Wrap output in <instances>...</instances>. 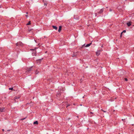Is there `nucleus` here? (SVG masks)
<instances>
[{
	"mask_svg": "<svg viewBox=\"0 0 134 134\" xmlns=\"http://www.w3.org/2000/svg\"><path fill=\"white\" fill-rule=\"evenodd\" d=\"M70 105L69 104H68L67 106L66 107V108H67V107L68 106H69Z\"/></svg>",
	"mask_w": 134,
	"mask_h": 134,
	"instance_id": "20",
	"label": "nucleus"
},
{
	"mask_svg": "<svg viewBox=\"0 0 134 134\" xmlns=\"http://www.w3.org/2000/svg\"><path fill=\"white\" fill-rule=\"evenodd\" d=\"M16 45L17 46H18V45H19V43H16Z\"/></svg>",
	"mask_w": 134,
	"mask_h": 134,
	"instance_id": "24",
	"label": "nucleus"
},
{
	"mask_svg": "<svg viewBox=\"0 0 134 134\" xmlns=\"http://www.w3.org/2000/svg\"><path fill=\"white\" fill-rule=\"evenodd\" d=\"M13 88H9V90H13Z\"/></svg>",
	"mask_w": 134,
	"mask_h": 134,
	"instance_id": "16",
	"label": "nucleus"
},
{
	"mask_svg": "<svg viewBox=\"0 0 134 134\" xmlns=\"http://www.w3.org/2000/svg\"><path fill=\"white\" fill-rule=\"evenodd\" d=\"M122 32H121V34H120V37L121 38L122 37Z\"/></svg>",
	"mask_w": 134,
	"mask_h": 134,
	"instance_id": "17",
	"label": "nucleus"
},
{
	"mask_svg": "<svg viewBox=\"0 0 134 134\" xmlns=\"http://www.w3.org/2000/svg\"><path fill=\"white\" fill-rule=\"evenodd\" d=\"M126 32V30H124L122 32V33H123V32Z\"/></svg>",
	"mask_w": 134,
	"mask_h": 134,
	"instance_id": "19",
	"label": "nucleus"
},
{
	"mask_svg": "<svg viewBox=\"0 0 134 134\" xmlns=\"http://www.w3.org/2000/svg\"><path fill=\"white\" fill-rule=\"evenodd\" d=\"M133 15H134V13H133Z\"/></svg>",
	"mask_w": 134,
	"mask_h": 134,
	"instance_id": "36",
	"label": "nucleus"
},
{
	"mask_svg": "<svg viewBox=\"0 0 134 134\" xmlns=\"http://www.w3.org/2000/svg\"><path fill=\"white\" fill-rule=\"evenodd\" d=\"M101 110L105 113L106 112V111L103 110L102 109Z\"/></svg>",
	"mask_w": 134,
	"mask_h": 134,
	"instance_id": "23",
	"label": "nucleus"
},
{
	"mask_svg": "<svg viewBox=\"0 0 134 134\" xmlns=\"http://www.w3.org/2000/svg\"><path fill=\"white\" fill-rule=\"evenodd\" d=\"M104 8H102L100 10L98 11V10L96 11V12L95 13V16H98H98H99L100 15V14L102 13L104 11Z\"/></svg>",
	"mask_w": 134,
	"mask_h": 134,
	"instance_id": "1",
	"label": "nucleus"
},
{
	"mask_svg": "<svg viewBox=\"0 0 134 134\" xmlns=\"http://www.w3.org/2000/svg\"><path fill=\"white\" fill-rule=\"evenodd\" d=\"M25 118H24L21 119V120H24L25 119Z\"/></svg>",
	"mask_w": 134,
	"mask_h": 134,
	"instance_id": "21",
	"label": "nucleus"
},
{
	"mask_svg": "<svg viewBox=\"0 0 134 134\" xmlns=\"http://www.w3.org/2000/svg\"><path fill=\"white\" fill-rule=\"evenodd\" d=\"M26 14H28V12H27V13H26Z\"/></svg>",
	"mask_w": 134,
	"mask_h": 134,
	"instance_id": "33",
	"label": "nucleus"
},
{
	"mask_svg": "<svg viewBox=\"0 0 134 134\" xmlns=\"http://www.w3.org/2000/svg\"><path fill=\"white\" fill-rule=\"evenodd\" d=\"M38 124V122L37 121H36L34 122V124Z\"/></svg>",
	"mask_w": 134,
	"mask_h": 134,
	"instance_id": "11",
	"label": "nucleus"
},
{
	"mask_svg": "<svg viewBox=\"0 0 134 134\" xmlns=\"http://www.w3.org/2000/svg\"><path fill=\"white\" fill-rule=\"evenodd\" d=\"M125 81H127L128 80H127V79L126 78H125Z\"/></svg>",
	"mask_w": 134,
	"mask_h": 134,
	"instance_id": "18",
	"label": "nucleus"
},
{
	"mask_svg": "<svg viewBox=\"0 0 134 134\" xmlns=\"http://www.w3.org/2000/svg\"><path fill=\"white\" fill-rule=\"evenodd\" d=\"M77 118H78V116H77Z\"/></svg>",
	"mask_w": 134,
	"mask_h": 134,
	"instance_id": "35",
	"label": "nucleus"
},
{
	"mask_svg": "<svg viewBox=\"0 0 134 134\" xmlns=\"http://www.w3.org/2000/svg\"><path fill=\"white\" fill-rule=\"evenodd\" d=\"M38 73V71L37 70H36L35 72V74L36 75Z\"/></svg>",
	"mask_w": 134,
	"mask_h": 134,
	"instance_id": "14",
	"label": "nucleus"
},
{
	"mask_svg": "<svg viewBox=\"0 0 134 134\" xmlns=\"http://www.w3.org/2000/svg\"><path fill=\"white\" fill-rule=\"evenodd\" d=\"M127 25L128 26H130L131 25V21H130L127 23Z\"/></svg>",
	"mask_w": 134,
	"mask_h": 134,
	"instance_id": "6",
	"label": "nucleus"
},
{
	"mask_svg": "<svg viewBox=\"0 0 134 134\" xmlns=\"http://www.w3.org/2000/svg\"><path fill=\"white\" fill-rule=\"evenodd\" d=\"M4 108H0V112H3L4 111Z\"/></svg>",
	"mask_w": 134,
	"mask_h": 134,
	"instance_id": "7",
	"label": "nucleus"
},
{
	"mask_svg": "<svg viewBox=\"0 0 134 134\" xmlns=\"http://www.w3.org/2000/svg\"><path fill=\"white\" fill-rule=\"evenodd\" d=\"M108 8V7H106V8Z\"/></svg>",
	"mask_w": 134,
	"mask_h": 134,
	"instance_id": "32",
	"label": "nucleus"
},
{
	"mask_svg": "<svg viewBox=\"0 0 134 134\" xmlns=\"http://www.w3.org/2000/svg\"><path fill=\"white\" fill-rule=\"evenodd\" d=\"M52 27L55 30H57V27L56 26H53Z\"/></svg>",
	"mask_w": 134,
	"mask_h": 134,
	"instance_id": "10",
	"label": "nucleus"
},
{
	"mask_svg": "<svg viewBox=\"0 0 134 134\" xmlns=\"http://www.w3.org/2000/svg\"><path fill=\"white\" fill-rule=\"evenodd\" d=\"M43 58H42L41 59L37 60H36L37 63L38 64H39L41 63V60Z\"/></svg>",
	"mask_w": 134,
	"mask_h": 134,
	"instance_id": "5",
	"label": "nucleus"
},
{
	"mask_svg": "<svg viewBox=\"0 0 134 134\" xmlns=\"http://www.w3.org/2000/svg\"><path fill=\"white\" fill-rule=\"evenodd\" d=\"M57 96L59 97H62L61 93L59 92H58L57 93Z\"/></svg>",
	"mask_w": 134,
	"mask_h": 134,
	"instance_id": "4",
	"label": "nucleus"
},
{
	"mask_svg": "<svg viewBox=\"0 0 134 134\" xmlns=\"http://www.w3.org/2000/svg\"><path fill=\"white\" fill-rule=\"evenodd\" d=\"M122 120L123 121L124 120V119H122Z\"/></svg>",
	"mask_w": 134,
	"mask_h": 134,
	"instance_id": "34",
	"label": "nucleus"
},
{
	"mask_svg": "<svg viewBox=\"0 0 134 134\" xmlns=\"http://www.w3.org/2000/svg\"><path fill=\"white\" fill-rule=\"evenodd\" d=\"M44 5H47V4H45V3H44Z\"/></svg>",
	"mask_w": 134,
	"mask_h": 134,
	"instance_id": "30",
	"label": "nucleus"
},
{
	"mask_svg": "<svg viewBox=\"0 0 134 134\" xmlns=\"http://www.w3.org/2000/svg\"><path fill=\"white\" fill-rule=\"evenodd\" d=\"M37 48L36 47L34 49H31L30 50L33 51V52L32 53V55L33 56H36V49Z\"/></svg>",
	"mask_w": 134,
	"mask_h": 134,
	"instance_id": "2",
	"label": "nucleus"
},
{
	"mask_svg": "<svg viewBox=\"0 0 134 134\" xmlns=\"http://www.w3.org/2000/svg\"><path fill=\"white\" fill-rule=\"evenodd\" d=\"M31 24V22L30 21H29L28 23H27V24H26V25H30V24Z\"/></svg>",
	"mask_w": 134,
	"mask_h": 134,
	"instance_id": "13",
	"label": "nucleus"
},
{
	"mask_svg": "<svg viewBox=\"0 0 134 134\" xmlns=\"http://www.w3.org/2000/svg\"><path fill=\"white\" fill-rule=\"evenodd\" d=\"M85 44L83 45L82 46H85Z\"/></svg>",
	"mask_w": 134,
	"mask_h": 134,
	"instance_id": "28",
	"label": "nucleus"
},
{
	"mask_svg": "<svg viewBox=\"0 0 134 134\" xmlns=\"http://www.w3.org/2000/svg\"><path fill=\"white\" fill-rule=\"evenodd\" d=\"M76 53H74L72 55V57H74L76 56Z\"/></svg>",
	"mask_w": 134,
	"mask_h": 134,
	"instance_id": "12",
	"label": "nucleus"
},
{
	"mask_svg": "<svg viewBox=\"0 0 134 134\" xmlns=\"http://www.w3.org/2000/svg\"><path fill=\"white\" fill-rule=\"evenodd\" d=\"M2 131H4V130L3 129H2Z\"/></svg>",
	"mask_w": 134,
	"mask_h": 134,
	"instance_id": "29",
	"label": "nucleus"
},
{
	"mask_svg": "<svg viewBox=\"0 0 134 134\" xmlns=\"http://www.w3.org/2000/svg\"><path fill=\"white\" fill-rule=\"evenodd\" d=\"M15 99L19 98V97H15Z\"/></svg>",
	"mask_w": 134,
	"mask_h": 134,
	"instance_id": "22",
	"label": "nucleus"
},
{
	"mask_svg": "<svg viewBox=\"0 0 134 134\" xmlns=\"http://www.w3.org/2000/svg\"><path fill=\"white\" fill-rule=\"evenodd\" d=\"M32 67L29 68H27L26 70V73H29L32 70Z\"/></svg>",
	"mask_w": 134,
	"mask_h": 134,
	"instance_id": "3",
	"label": "nucleus"
},
{
	"mask_svg": "<svg viewBox=\"0 0 134 134\" xmlns=\"http://www.w3.org/2000/svg\"><path fill=\"white\" fill-rule=\"evenodd\" d=\"M109 11L110 12H111L112 11V10L111 9H110V10H109Z\"/></svg>",
	"mask_w": 134,
	"mask_h": 134,
	"instance_id": "25",
	"label": "nucleus"
},
{
	"mask_svg": "<svg viewBox=\"0 0 134 134\" xmlns=\"http://www.w3.org/2000/svg\"><path fill=\"white\" fill-rule=\"evenodd\" d=\"M26 16L27 17V16H28V15H26Z\"/></svg>",
	"mask_w": 134,
	"mask_h": 134,
	"instance_id": "27",
	"label": "nucleus"
},
{
	"mask_svg": "<svg viewBox=\"0 0 134 134\" xmlns=\"http://www.w3.org/2000/svg\"><path fill=\"white\" fill-rule=\"evenodd\" d=\"M90 113L91 114H93V113L92 112H90Z\"/></svg>",
	"mask_w": 134,
	"mask_h": 134,
	"instance_id": "26",
	"label": "nucleus"
},
{
	"mask_svg": "<svg viewBox=\"0 0 134 134\" xmlns=\"http://www.w3.org/2000/svg\"><path fill=\"white\" fill-rule=\"evenodd\" d=\"M90 115V116H91V117H92V115Z\"/></svg>",
	"mask_w": 134,
	"mask_h": 134,
	"instance_id": "31",
	"label": "nucleus"
},
{
	"mask_svg": "<svg viewBox=\"0 0 134 134\" xmlns=\"http://www.w3.org/2000/svg\"><path fill=\"white\" fill-rule=\"evenodd\" d=\"M61 29H62V26H59V29L58 30V31L59 32H60L61 31Z\"/></svg>",
	"mask_w": 134,
	"mask_h": 134,
	"instance_id": "9",
	"label": "nucleus"
},
{
	"mask_svg": "<svg viewBox=\"0 0 134 134\" xmlns=\"http://www.w3.org/2000/svg\"><path fill=\"white\" fill-rule=\"evenodd\" d=\"M92 44V42H91V43H90L89 44H87L86 46H85V47H89L90 46L91 44Z\"/></svg>",
	"mask_w": 134,
	"mask_h": 134,
	"instance_id": "8",
	"label": "nucleus"
},
{
	"mask_svg": "<svg viewBox=\"0 0 134 134\" xmlns=\"http://www.w3.org/2000/svg\"><path fill=\"white\" fill-rule=\"evenodd\" d=\"M100 54V53H99L98 52H96V55H99Z\"/></svg>",
	"mask_w": 134,
	"mask_h": 134,
	"instance_id": "15",
	"label": "nucleus"
}]
</instances>
